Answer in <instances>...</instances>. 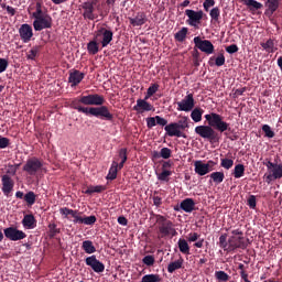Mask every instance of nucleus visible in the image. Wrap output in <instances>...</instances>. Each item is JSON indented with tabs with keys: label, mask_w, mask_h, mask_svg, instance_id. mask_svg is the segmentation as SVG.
<instances>
[{
	"label": "nucleus",
	"mask_w": 282,
	"mask_h": 282,
	"mask_svg": "<svg viewBox=\"0 0 282 282\" xmlns=\"http://www.w3.org/2000/svg\"><path fill=\"white\" fill-rule=\"evenodd\" d=\"M208 124L196 126L194 132L209 143H217L220 141V134L230 130V124L224 120V117L217 112L206 113L204 116ZM218 132H216V131Z\"/></svg>",
	"instance_id": "f257e3e1"
},
{
	"label": "nucleus",
	"mask_w": 282,
	"mask_h": 282,
	"mask_svg": "<svg viewBox=\"0 0 282 282\" xmlns=\"http://www.w3.org/2000/svg\"><path fill=\"white\" fill-rule=\"evenodd\" d=\"M73 109L77 110L79 113H84L86 116H93L96 118H104L108 121L113 120V115L109 111L107 106L101 107H83L76 102H73Z\"/></svg>",
	"instance_id": "f03ea898"
},
{
	"label": "nucleus",
	"mask_w": 282,
	"mask_h": 282,
	"mask_svg": "<svg viewBox=\"0 0 282 282\" xmlns=\"http://www.w3.org/2000/svg\"><path fill=\"white\" fill-rule=\"evenodd\" d=\"M188 128H189L188 117L183 116L178 121L167 123L164 127V131L166 135L170 138L175 137V138L186 139L187 135L184 131Z\"/></svg>",
	"instance_id": "7ed1b4c3"
},
{
	"label": "nucleus",
	"mask_w": 282,
	"mask_h": 282,
	"mask_svg": "<svg viewBox=\"0 0 282 282\" xmlns=\"http://www.w3.org/2000/svg\"><path fill=\"white\" fill-rule=\"evenodd\" d=\"M263 165L268 171V174H264L267 184H271L273 181L282 178V163H274L271 160L265 159Z\"/></svg>",
	"instance_id": "20e7f679"
},
{
	"label": "nucleus",
	"mask_w": 282,
	"mask_h": 282,
	"mask_svg": "<svg viewBox=\"0 0 282 282\" xmlns=\"http://www.w3.org/2000/svg\"><path fill=\"white\" fill-rule=\"evenodd\" d=\"M230 238H228V251H234L236 249H247L249 246V240L243 238V231L240 229L231 230Z\"/></svg>",
	"instance_id": "39448f33"
},
{
	"label": "nucleus",
	"mask_w": 282,
	"mask_h": 282,
	"mask_svg": "<svg viewBox=\"0 0 282 282\" xmlns=\"http://www.w3.org/2000/svg\"><path fill=\"white\" fill-rule=\"evenodd\" d=\"M217 162L214 160H208L206 163H203L202 160L194 161V172L198 176H205L215 170Z\"/></svg>",
	"instance_id": "423d86ee"
},
{
	"label": "nucleus",
	"mask_w": 282,
	"mask_h": 282,
	"mask_svg": "<svg viewBox=\"0 0 282 282\" xmlns=\"http://www.w3.org/2000/svg\"><path fill=\"white\" fill-rule=\"evenodd\" d=\"M204 11L203 10H192V9H186L185 10V17L187 18L186 23L187 25L192 26V28H197L202 20L204 19Z\"/></svg>",
	"instance_id": "0eeeda50"
},
{
	"label": "nucleus",
	"mask_w": 282,
	"mask_h": 282,
	"mask_svg": "<svg viewBox=\"0 0 282 282\" xmlns=\"http://www.w3.org/2000/svg\"><path fill=\"white\" fill-rule=\"evenodd\" d=\"M193 43L198 51L206 55H213L215 53V46L209 40H202L200 36H195Z\"/></svg>",
	"instance_id": "6e6552de"
},
{
	"label": "nucleus",
	"mask_w": 282,
	"mask_h": 282,
	"mask_svg": "<svg viewBox=\"0 0 282 282\" xmlns=\"http://www.w3.org/2000/svg\"><path fill=\"white\" fill-rule=\"evenodd\" d=\"M155 220L159 226V232L162 235V237H169V232L174 226V223L160 214L155 215Z\"/></svg>",
	"instance_id": "1a4fd4ad"
},
{
	"label": "nucleus",
	"mask_w": 282,
	"mask_h": 282,
	"mask_svg": "<svg viewBox=\"0 0 282 282\" xmlns=\"http://www.w3.org/2000/svg\"><path fill=\"white\" fill-rule=\"evenodd\" d=\"M96 4L97 0H87L86 2L82 3V10H84V20L95 21L98 18V15L94 13Z\"/></svg>",
	"instance_id": "9d476101"
},
{
	"label": "nucleus",
	"mask_w": 282,
	"mask_h": 282,
	"mask_svg": "<svg viewBox=\"0 0 282 282\" xmlns=\"http://www.w3.org/2000/svg\"><path fill=\"white\" fill-rule=\"evenodd\" d=\"M176 110L183 112H191L195 108V99L192 93L187 94L181 101L176 102Z\"/></svg>",
	"instance_id": "9b49d317"
},
{
	"label": "nucleus",
	"mask_w": 282,
	"mask_h": 282,
	"mask_svg": "<svg viewBox=\"0 0 282 282\" xmlns=\"http://www.w3.org/2000/svg\"><path fill=\"white\" fill-rule=\"evenodd\" d=\"M79 104L84 106H102L105 104V98L99 94H90L82 96V98H79Z\"/></svg>",
	"instance_id": "f8f14e48"
},
{
	"label": "nucleus",
	"mask_w": 282,
	"mask_h": 282,
	"mask_svg": "<svg viewBox=\"0 0 282 282\" xmlns=\"http://www.w3.org/2000/svg\"><path fill=\"white\" fill-rule=\"evenodd\" d=\"M4 236L10 241H21L26 238V234L17 227L10 226L3 229Z\"/></svg>",
	"instance_id": "ddd939ff"
},
{
	"label": "nucleus",
	"mask_w": 282,
	"mask_h": 282,
	"mask_svg": "<svg viewBox=\"0 0 282 282\" xmlns=\"http://www.w3.org/2000/svg\"><path fill=\"white\" fill-rule=\"evenodd\" d=\"M99 39H101V47L106 48L112 42L113 32L106 28H101L95 34V40L99 41Z\"/></svg>",
	"instance_id": "4468645a"
},
{
	"label": "nucleus",
	"mask_w": 282,
	"mask_h": 282,
	"mask_svg": "<svg viewBox=\"0 0 282 282\" xmlns=\"http://www.w3.org/2000/svg\"><path fill=\"white\" fill-rule=\"evenodd\" d=\"M73 217V224H79V225H86V226H93L97 221V217L95 215L85 216L83 217L80 215V212L74 210L72 214Z\"/></svg>",
	"instance_id": "2eb2a0df"
},
{
	"label": "nucleus",
	"mask_w": 282,
	"mask_h": 282,
	"mask_svg": "<svg viewBox=\"0 0 282 282\" xmlns=\"http://www.w3.org/2000/svg\"><path fill=\"white\" fill-rule=\"evenodd\" d=\"M43 166V163L37 158H32L26 161L23 171L30 175H35Z\"/></svg>",
	"instance_id": "dca6fc26"
},
{
	"label": "nucleus",
	"mask_w": 282,
	"mask_h": 282,
	"mask_svg": "<svg viewBox=\"0 0 282 282\" xmlns=\"http://www.w3.org/2000/svg\"><path fill=\"white\" fill-rule=\"evenodd\" d=\"M34 25V30L36 32H41L43 30H47L51 29L53 25V20L51 18V15H45V17H41L34 20L33 22Z\"/></svg>",
	"instance_id": "f3484780"
},
{
	"label": "nucleus",
	"mask_w": 282,
	"mask_h": 282,
	"mask_svg": "<svg viewBox=\"0 0 282 282\" xmlns=\"http://www.w3.org/2000/svg\"><path fill=\"white\" fill-rule=\"evenodd\" d=\"M86 265L90 267L95 271V273H102L105 272V264L97 260L96 256H88L86 258Z\"/></svg>",
	"instance_id": "a211bd4d"
},
{
	"label": "nucleus",
	"mask_w": 282,
	"mask_h": 282,
	"mask_svg": "<svg viewBox=\"0 0 282 282\" xmlns=\"http://www.w3.org/2000/svg\"><path fill=\"white\" fill-rule=\"evenodd\" d=\"M154 109L153 105L145 99H137V104L132 107V110L138 113L150 112Z\"/></svg>",
	"instance_id": "6ab92c4d"
},
{
	"label": "nucleus",
	"mask_w": 282,
	"mask_h": 282,
	"mask_svg": "<svg viewBox=\"0 0 282 282\" xmlns=\"http://www.w3.org/2000/svg\"><path fill=\"white\" fill-rule=\"evenodd\" d=\"M264 8V15L272 18L274 12L280 9V0H265Z\"/></svg>",
	"instance_id": "aec40b11"
},
{
	"label": "nucleus",
	"mask_w": 282,
	"mask_h": 282,
	"mask_svg": "<svg viewBox=\"0 0 282 282\" xmlns=\"http://www.w3.org/2000/svg\"><path fill=\"white\" fill-rule=\"evenodd\" d=\"M20 37L23 41V43H29L31 42V39L33 37V29L30 24H22L20 30Z\"/></svg>",
	"instance_id": "412c9836"
},
{
	"label": "nucleus",
	"mask_w": 282,
	"mask_h": 282,
	"mask_svg": "<svg viewBox=\"0 0 282 282\" xmlns=\"http://www.w3.org/2000/svg\"><path fill=\"white\" fill-rule=\"evenodd\" d=\"M84 78V73L78 69H73V72H70L68 75V84H70V87H76L83 82Z\"/></svg>",
	"instance_id": "4be33fe9"
},
{
	"label": "nucleus",
	"mask_w": 282,
	"mask_h": 282,
	"mask_svg": "<svg viewBox=\"0 0 282 282\" xmlns=\"http://www.w3.org/2000/svg\"><path fill=\"white\" fill-rule=\"evenodd\" d=\"M14 188V181L10 177V175L4 174L2 175V192L6 196H9V194Z\"/></svg>",
	"instance_id": "5701e85b"
},
{
	"label": "nucleus",
	"mask_w": 282,
	"mask_h": 282,
	"mask_svg": "<svg viewBox=\"0 0 282 282\" xmlns=\"http://www.w3.org/2000/svg\"><path fill=\"white\" fill-rule=\"evenodd\" d=\"M196 203L193 198L186 197L180 203V209L184 213L191 214L195 210Z\"/></svg>",
	"instance_id": "b1692460"
},
{
	"label": "nucleus",
	"mask_w": 282,
	"mask_h": 282,
	"mask_svg": "<svg viewBox=\"0 0 282 282\" xmlns=\"http://www.w3.org/2000/svg\"><path fill=\"white\" fill-rule=\"evenodd\" d=\"M260 46L268 54H274L278 51L275 40L273 39H268L265 42H261Z\"/></svg>",
	"instance_id": "393cba45"
},
{
	"label": "nucleus",
	"mask_w": 282,
	"mask_h": 282,
	"mask_svg": "<svg viewBox=\"0 0 282 282\" xmlns=\"http://www.w3.org/2000/svg\"><path fill=\"white\" fill-rule=\"evenodd\" d=\"M243 4L248 8V11L254 13L263 9V4L257 0H241Z\"/></svg>",
	"instance_id": "a878e982"
},
{
	"label": "nucleus",
	"mask_w": 282,
	"mask_h": 282,
	"mask_svg": "<svg viewBox=\"0 0 282 282\" xmlns=\"http://www.w3.org/2000/svg\"><path fill=\"white\" fill-rule=\"evenodd\" d=\"M22 224L26 229H34L36 227V219L33 214H26L22 220Z\"/></svg>",
	"instance_id": "bb28decb"
},
{
	"label": "nucleus",
	"mask_w": 282,
	"mask_h": 282,
	"mask_svg": "<svg viewBox=\"0 0 282 282\" xmlns=\"http://www.w3.org/2000/svg\"><path fill=\"white\" fill-rule=\"evenodd\" d=\"M147 23V17L144 13H137L134 18H130V24L135 26H142Z\"/></svg>",
	"instance_id": "cd10ccee"
},
{
	"label": "nucleus",
	"mask_w": 282,
	"mask_h": 282,
	"mask_svg": "<svg viewBox=\"0 0 282 282\" xmlns=\"http://www.w3.org/2000/svg\"><path fill=\"white\" fill-rule=\"evenodd\" d=\"M209 178L215 185H219L225 181V173L223 171L212 172Z\"/></svg>",
	"instance_id": "c85d7f7f"
},
{
	"label": "nucleus",
	"mask_w": 282,
	"mask_h": 282,
	"mask_svg": "<svg viewBox=\"0 0 282 282\" xmlns=\"http://www.w3.org/2000/svg\"><path fill=\"white\" fill-rule=\"evenodd\" d=\"M204 109L196 107L191 111V119L193 122L198 123L203 120Z\"/></svg>",
	"instance_id": "c756f323"
},
{
	"label": "nucleus",
	"mask_w": 282,
	"mask_h": 282,
	"mask_svg": "<svg viewBox=\"0 0 282 282\" xmlns=\"http://www.w3.org/2000/svg\"><path fill=\"white\" fill-rule=\"evenodd\" d=\"M82 250L86 252V254H93L96 252V247L91 240H84L82 242Z\"/></svg>",
	"instance_id": "7c9ffc66"
},
{
	"label": "nucleus",
	"mask_w": 282,
	"mask_h": 282,
	"mask_svg": "<svg viewBox=\"0 0 282 282\" xmlns=\"http://www.w3.org/2000/svg\"><path fill=\"white\" fill-rule=\"evenodd\" d=\"M184 263L183 258H180L178 260H175L174 262H170L167 264V272L169 273H174L176 270L182 269Z\"/></svg>",
	"instance_id": "2f4dec72"
},
{
	"label": "nucleus",
	"mask_w": 282,
	"mask_h": 282,
	"mask_svg": "<svg viewBox=\"0 0 282 282\" xmlns=\"http://www.w3.org/2000/svg\"><path fill=\"white\" fill-rule=\"evenodd\" d=\"M188 34V28L183 26L174 34V40L178 43H183Z\"/></svg>",
	"instance_id": "473e14b6"
},
{
	"label": "nucleus",
	"mask_w": 282,
	"mask_h": 282,
	"mask_svg": "<svg viewBox=\"0 0 282 282\" xmlns=\"http://www.w3.org/2000/svg\"><path fill=\"white\" fill-rule=\"evenodd\" d=\"M118 161H112V165H110V171H108L107 180L115 181L118 176Z\"/></svg>",
	"instance_id": "72a5a7b5"
},
{
	"label": "nucleus",
	"mask_w": 282,
	"mask_h": 282,
	"mask_svg": "<svg viewBox=\"0 0 282 282\" xmlns=\"http://www.w3.org/2000/svg\"><path fill=\"white\" fill-rule=\"evenodd\" d=\"M177 246H178V250L181 253L189 254L191 248H189L187 240H184V238H180L177 240Z\"/></svg>",
	"instance_id": "f704fd0d"
},
{
	"label": "nucleus",
	"mask_w": 282,
	"mask_h": 282,
	"mask_svg": "<svg viewBox=\"0 0 282 282\" xmlns=\"http://www.w3.org/2000/svg\"><path fill=\"white\" fill-rule=\"evenodd\" d=\"M128 150L127 148L119 149V159H121V162L118 163L119 170H122L124 167V163L128 161Z\"/></svg>",
	"instance_id": "c9c22d12"
},
{
	"label": "nucleus",
	"mask_w": 282,
	"mask_h": 282,
	"mask_svg": "<svg viewBox=\"0 0 282 282\" xmlns=\"http://www.w3.org/2000/svg\"><path fill=\"white\" fill-rule=\"evenodd\" d=\"M246 172V166L242 163L236 164L234 167V177L241 178Z\"/></svg>",
	"instance_id": "e433bc0d"
},
{
	"label": "nucleus",
	"mask_w": 282,
	"mask_h": 282,
	"mask_svg": "<svg viewBox=\"0 0 282 282\" xmlns=\"http://www.w3.org/2000/svg\"><path fill=\"white\" fill-rule=\"evenodd\" d=\"M209 18L212 22H219L220 19V9L219 7H214L209 11Z\"/></svg>",
	"instance_id": "4c0bfd02"
},
{
	"label": "nucleus",
	"mask_w": 282,
	"mask_h": 282,
	"mask_svg": "<svg viewBox=\"0 0 282 282\" xmlns=\"http://www.w3.org/2000/svg\"><path fill=\"white\" fill-rule=\"evenodd\" d=\"M105 191L104 185H95V186H88L86 191H84V194L91 195L94 193H102Z\"/></svg>",
	"instance_id": "58836bf2"
},
{
	"label": "nucleus",
	"mask_w": 282,
	"mask_h": 282,
	"mask_svg": "<svg viewBox=\"0 0 282 282\" xmlns=\"http://www.w3.org/2000/svg\"><path fill=\"white\" fill-rule=\"evenodd\" d=\"M171 175H172V171H170V170H162L161 173L156 174V178L160 182H169Z\"/></svg>",
	"instance_id": "ea45409f"
},
{
	"label": "nucleus",
	"mask_w": 282,
	"mask_h": 282,
	"mask_svg": "<svg viewBox=\"0 0 282 282\" xmlns=\"http://www.w3.org/2000/svg\"><path fill=\"white\" fill-rule=\"evenodd\" d=\"M99 52V46L97 41H90L88 42V54L90 55H97Z\"/></svg>",
	"instance_id": "a19ab883"
},
{
	"label": "nucleus",
	"mask_w": 282,
	"mask_h": 282,
	"mask_svg": "<svg viewBox=\"0 0 282 282\" xmlns=\"http://www.w3.org/2000/svg\"><path fill=\"white\" fill-rule=\"evenodd\" d=\"M234 164H235V161L232 159H228V158L220 159V167L225 170L232 169Z\"/></svg>",
	"instance_id": "79ce46f5"
},
{
	"label": "nucleus",
	"mask_w": 282,
	"mask_h": 282,
	"mask_svg": "<svg viewBox=\"0 0 282 282\" xmlns=\"http://www.w3.org/2000/svg\"><path fill=\"white\" fill-rule=\"evenodd\" d=\"M24 200L28 203L29 206H33L36 202V195L33 191H30L25 194Z\"/></svg>",
	"instance_id": "37998d69"
},
{
	"label": "nucleus",
	"mask_w": 282,
	"mask_h": 282,
	"mask_svg": "<svg viewBox=\"0 0 282 282\" xmlns=\"http://www.w3.org/2000/svg\"><path fill=\"white\" fill-rule=\"evenodd\" d=\"M215 278L218 282L229 281V275L226 273V271H215Z\"/></svg>",
	"instance_id": "c03bdc74"
},
{
	"label": "nucleus",
	"mask_w": 282,
	"mask_h": 282,
	"mask_svg": "<svg viewBox=\"0 0 282 282\" xmlns=\"http://www.w3.org/2000/svg\"><path fill=\"white\" fill-rule=\"evenodd\" d=\"M227 234H221V236H219V247L221 249H224V251H229V245L227 242Z\"/></svg>",
	"instance_id": "a18cd8bd"
},
{
	"label": "nucleus",
	"mask_w": 282,
	"mask_h": 282,
	"mask_svg": "<svg viewBox=\"0 0 282 282\" xmlns=\"http://www.w3.org/2000/svg\"><path fill=\"white\" fill-rule=\"evenodd\" d=\"M262 132L269 139H273L275 137V132L272 130V128L269 124L262 126Z\"/></svg>",
	"instance_id": "49530a36"
},
{
	"label": "nucleus",
	"mask_w": 282,
	"mask_h": 282,
	"mask_svg": "<svg viewBox=\"0 0 282 282\" xmlns=\"http://www.w3.org/2000/svg\"><path fill=\"white\" fill-rule=\"evenodd\" d=\"M39 53H40V46L39 45L33 46L32 50L29 51L26 57L30 61H34L36 58V56L39 55Z\"/></svg>",
	"instance_id": "de8ad7c7"
},
{
	"label": "nucleus",
	"mask_w": 282,
	"mask_h": 282,
	"mask_svg": "<svg viewBox=\"0 0 282 282\" xmlns=\"http://www.w3.org/2000/svg\"><path fill=\"white\" fill-rule=\"evenodd\" d=\"M172 156V150L170 148H162L160 150V158H162L163 160H169Z\"/></svg>",
	"instance_id": "09e8293b"
},
{
	"label": "nucleus",
	"mask_w": 282,
	"mask_h": 282,
	"mask_svg": "<svg viewBox=\"0 0 282 282\" xmlns=\"http://www.w3.org/2000/svg\"><path fill=\"white\" fill-rule=\"evenodd\" d=\"M142 263L147 267H152L155 263V258L154 256H144V258H142Z\"/></svg>",
	"instance_id": "8fccbe9b"
},
{
	"label": "nucleus",
	"mask_w": 282,
	"mask_h": 282,
	"mask_svg": "<svg viewBox=\"0 0 282 282\" xmlns=\"http://www.w3.org/2000/svg\"><path fill=\"white\" fill-rule=\"evenodd\" d=\"M159 88V84H152L151 86H149L147 89L148 97L154 96L158 93Z\"/></svg>",
	"instance_id": "3c124183"
},
{
	"label": "nucleus",
	"mask_w": 282,
	"mask_h": 282,
	"mask_svg": "<svg viewBox=\"0 0 282 282\" xmlns=\"http://www.w3.org/2000/svg\"><path fill=\"white\" fill-rule=\"evenodd\" d=\"M46 15L47 14H44L43 11H42L41 3H36V11L33 13V18L36 20V19H40V18H44Z\"/></svg>",
	"instance_id": "603ef678"
},
{
	"label": "nucleus",
	"mask_w": 282,
	"mask_h": 282,
	"mask_svg": "<svg viewBox=\"0 0 282 282\" xmlns=\"http://www.w3.org/2000/svg\"><path fill=\"white\" fill-rule=\"evenodd\" d=\"M216 4L215 0H204L203 9L205 12H209L210 8H214Z\"/></svg>",
	"instance_id": "864d4df0"
},
{
	"label": "nucleus",
	"mask_w": 282,
	"mask_h": 282,
	"mask_svg": "<svg viewBox=\"0 0 282 282\" xmlns=\"http://www.w3.org/2000/svg\"><path fill=\"white\" fill-rule=\"evenodd\" d=\"M247 205L249 206L250 209H256L257 207V197L256 195H250L249 198L247 199Z\"/></svg>",
	"instance_id": "5fc2aeb1"
},
{
	"label": "nucleus",
	"mask_w": 282,
	"mask_h": 282,
	"mask_svg": "<svg viewBox=\"0 0 282 282\" xmlns=\"http://www.w3.org/2000/svg\"><path fill=\"white\" fill-rule=\"evenodd\" d=\"M226 64V57L224 54H219L216 58H215V65L217 67H221Z\"/></svg>",
	"instance_id": "6e6d98bb"
},
{
	"label": "nucleus",
	"mask_w": 282,
	"mask_h": 282,
	"mask_svg": "<svg viewBox=\"0 0 282 282\" xmlns=\"http://www.w3.org/2000/svg\"><path fill=\"white\" fill-rule=\"evenodd\" d=\"M51 237H55L57 234L61 232V230L57 228V225L55 223H52L48 225Z\"/></svg>",
	"instance_id": "4d7b16f0"
},
{
	"label": "nucleus",
	"mask_w": 282,
	"mask_h": 282,
	"mask_svg": "<svg viewBox=\"0 0 282 282\" xmlns=\"http://www.w3.org/2000/svg\"><path fill=\"white\" fill-rule=\"evenodd\" d=\"M239 52V47L237 44H230L226 47V53L234 55Z\"/></svg>",
	"instance_id": "13d9d810"
},
{
	"label": "nucleus",
	"mask_w": 282,
	"mask_h": 282,
	"mask_svg": "<svg viewBox=\"0 0 282 282\" xmlns=\"http://www.w3.org/2000/svg\"><path fill=\"white\" fill-rule=\"evenodd\" d=\"M9 67V61L7 58L0 57V74L4 73Z\"/></svg>",
	"instance_id": "bf43d9fd"
},
{
	"label": "nucleus",
	"mask_w": 282,
	"mask_h": 282,
	"mask_svg": "<svg viewBox=\"0 0 282 282\" xmlns=\"http://www.w3.org/2000/svg\"><path fill=\"white\" fill-rule=\"evenodd\" d=\"M145 122H147V128L152 129L156 126V118L155 117H148L145 119Z\"/></svg>",
	"instance_id": "052dcab7"
},
{
	"label": "nucleus",
	"mask_w": 282,
	"mask_h": 282,
	"mask_svg": "<svg viewBox=\"0 0 282 282\" xmlns=\"http://www.w3.org/2000/svg\"><path fill=\"white\" fill-rule=\"evenodd\" d=\"M155 121H156V124L160 127H164V128L167 127V120L161 116H155Z\"/></svg>",
	"instance_id": "680f3d73"
},
{
	"label": "nucleus",
	"mask_w": 282,
	"mask_h": 282,
	"mask_svg": "<svg viewBox=\"0 0 282 282\" xmlns=\"http://www.w3.org/2000/svg\"><path fill=\"white\" fill-rule=\"evenodd\" d=\"M9 145H10L9 138L0 135V149H7Z\"/></svg>",
	"instance_id": "e2e57ef3"
},
{
	"label": "nucleus",
	"mask_w": 282,
	"mask_h": 282,
	"mask_svg": "<svg viewBox=\"0 0 282 282\" xmlns=\"http://www.w3.org/2000/svg\"><path fill=\"white\" fill-rule=\"evenodd\" d=\"M75 209L68 208V207H63L59 208V214L64 215V216H72L74 214Z\"/></svg>",
	"instance_id": "0e129e2a"
},
{
	"label": "nucleus",
	"mask_w": 282,
	"mask_h": 282,
	"mask_svg": "<svg viewBox=\"0 0 282 282\" xmlns=\"http://www.w3.org/2000/svg\"><path fill=\"white\" fill-rule=\"evenodd\" d=\"M9 167H10V170H8V174H11L12 176H14L17 174L19 164L18 165L10 164Z\"/></svg>",
	"instance_id": "69168bd1"
},
{
	"label": "nucleus",
	"mask_w": 282,
	"mask_h": 282,
	"mask_svg": "<svg viewBox=\"0 0 282 282\" xmlns=\"http://www.w3.org/2000/svg\"><path fill=\"white\" fill-rule=\"evenodd\" d=\"M117 223H119L121 226H127L128 219L124 216H119V218H117Z\"/></svg>",
	"instance_id": "338daca9"
},
{
	"label": "nucleus",
	"mask_w": 282,
	"mask_h": 282,
	"mask_svg": "<svg viewBox=\"0 0 282 282\" xmlns=\"http://www.w3.org/2000/svg\"><path fill=\"white\" fill-rule=\"evenodd\" d=\"M198 238H199L198 234H191V235H188V241L189 242H195V241L198 240Z\"/></svg>",
	"instance_id": "774afa93"
}]
</instances>
